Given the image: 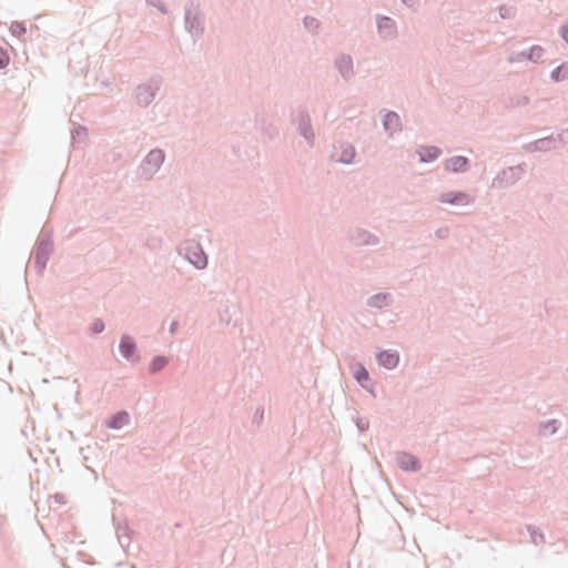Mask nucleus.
<instances>
[{"label":"nucleus","mask_w":568,"mask_h":568,"mask_svg":"<svg viewBox=\"0 0 568 568\" xmlns=\"http://www.w3.org/2000/svg\"><path fill=\"white\" fill-rule=\"evenodd\" d=\"M165 159V153L161 149H152L141 162V176L150 180L161 168Z\"/></svg>","instance_id":"nucleus-6"},{"label":"nucleus","mask_w":568,"mask_h":568,"mask_svg":"<svg viewBox=\"0 0 568 568\" xmlns=\"http://www.w3.org/2000/svg\"><path fill=\"white\" fill-rule=\"evenodd\" d=\"M355 146L347 141H337L333 144L332 160L343 164H352L355 161Z\"/></svg>","instance_id":"nucleus-8"},{"label":"nucleus","mask_w":568,"mask_h":568,"mask_svg":"<svg viewBox=\"0 0 568 568\" xmlns=\"http://www.w3.org/2000/svg\"><path fill=\"white\" fill-rule=\"evenodd\" d=\"M119 352L121 356L128 362L135 364L140 361L141 355L135 339L129 335L123 334L119 342Z\"/></svg>","instance_id":"nucleus-9"},{"label":"nucleus","mask_w":568,"mask_h":568,"mask_svg":"<svg viewBox=\"0 0 568 568\" xmlns=\"http://www.w3.org/2000/svg\"><path fill=\"white\" fill-rule=\"evenodd\" d=\"M178 327H179V323L176 321H173L170 324V333L174 334L176 332Z\"/></svg>","instance_id":"nucleus-42"},{"label":"nucleus","mask_w":568,"mask_h":568,"mask_svg":"<svg viewBox=\"0 0 568 568\" xmlns=\"http://www.w3.org/2000/svg\"><path fill=\"white\" fill-rule=\"evenodd\" d=\"M161 88V78L152 77L148 82L139 84L135 89L136 103L141 108L150 105Z\"/></svg>","instance_id":"nucleus-4"},{"label":"nucleus","mask_w":568,"mask_h":568,"mask_svg":"<svg viewBox=\"0 0 568 568\" xmlns=\"http://www.w3.org/2000/svg\"><path fill=\"white\" fill-rule=\"evenodd\" d=\"M377 32L384 40H390L397 37V26L394 19L388 16H376Z\"/></svg>","instance_id":"nucleus-12"},{"label":"nucleus","mask_w":568,"mask_h":568,"mask_svg":"<svg viewBox=\"0 0 568 568\" xmlns=\"http://www.w3.org/2000/svg\"><path fill=\"white\" fill-rule=\"evenodd\" d=\"M112 523H113V526L115 528V531H116V535H118V539H119L121 546H124L122 544V538H125L128 540V544H129L130 540H131L132 535L134 534V531L130 528L128 523L126 521H119L114 515L112 516Z\"/></svg>","instance_id":"nucleus-23"},{"label":"nucleus","mask_w":568,"mask_h":568,"mask_svg":"<svg viewBox=\"0 0 568 568\" xmlns=\"http://www.w3.org/2000/svg\"><path fill=\"white\" fill-rule=\"evenodd\" d=\"M146 3L156 8L163 14L169 12L168 7L163 0H146Z\"/></svg>","instance_id":"nucleus-37"},{"label":"nucleus","mask_w":568,"mask_h":568,"mask_svg":"<svg viewBox=\"0 0 568 568\" xmlns=\"http://www.w3.org/2000/svg\"><path fill=\"white\" fill-rule=\"evenodd\" d=\"M353 378L357 382V384L363 389H368V383L371 382V376L367 368L362 363H356L353 369Z\"/></svg>","instance_id":"nucleus-22"},{"label":"nucleus","mask_w":568,"mask_h":568,"mask_svg":"<svg viewBox=\"0 0 568 568\" xmlns=\"http://www.w3.org/2000/svg\"><path fill=\"white\" fill-rule=\"evenodd\" d=\"M291 122L292 124L296 125L300 135L303 136L311 146H313L315 141V133L307 109L300 106L295 112H292Z\"/></svg>","instance_id":"nucleus-3"},{"label":"nucleus","mask_w":568,"mask_h":568,"mask_svg":"<svg viewBox=\"0 0 568 568\" xmlns=\"http://www.w3.org/2000/svg\"><path fill=\"white\" fill-rule=\"evenodd\" d=\"M88 130L83 125H78L75 129L71 131V139L73 142H80L82 139L87 138Z\"/></svg>","instance_id":"nucleus-32"},{"label":"nucleus","mask_w":568,"mask_h":568,"mask_svg":"<svg viewBox=\"0 0 568 568\" xmlns=\"http://www.w3.org/2000/svg\"><path fill=\"white\" fill-rule=\"evenodd\" d=\"M499 14L503 19L510 18L511 8L507 6H500L498 7Z\"/></svg>","instance_id":"nucleus-40"},{"label":"nucleus","mask_w":568,"mask_h":568,"mask_svg":"<svg viewBox=\"0 0 568 568\" xmlns=\"http://www.w3.org/2000/svg\"><path fill=\"white\" fill-rule=\"evenodd\" d=\"M10 32L12 36L22 39L27 33V26L23 21H13L10 26Z\"/></svg>","instance_id":"nucleus-30"},{"label":"nucleus","mask_w":568,"mask_h":568,"mask_svg":"<svg viewBox=\"0 0 568 568\" xmlns=\"http://www.w3.org/2000/svg\"><path fill=\"white\" fill-rule=\"evenodd\" d=\"M558 429V420L549 419L539 424V433L542 435H552Z\"/></svg>","instance_id":"nucleus-29"},{"label":"nucleus","mask_w":568,"mask_h":568,"mask_svg":"<svg viewBox=\"0 0 568 568\" xmlns=\"http://www.w3.org/2000/svg\"><path fill=\"white\" fill-rule=\"evenodd\" d=\"M131 568H135V566H131Z\"/></svg>","instance_id":"nucleus-47"},{"label":"nucleus","mask_w":568,"mask_h":568,"mask_svg":"<svg viewBox=\"0 0 568 568\" xmlns=\"http://www.w3.org/2000/svg\"><path fill=\"white\" fill-rule=\"evenodd\" d=\"M53 248L54 245L52 240V233L42 230L31 252V255L33 256L34 268L38 275L43 274L48 261L51 254L53 253Z\"/></svg>","instance_id":"nucleus-1"},{"label":"nucleus","mask_w":568,"mask_h":568,"mask_svg":"<svg viewBox=\"0 0 568 568\" xmlns=\"http://www.w3.org/2000/svg\"><path fill=\"white\" fill-rule=\"evenodd\" d=\"M335 68L338 70L341 77L345 81H349L354 77V63L353 59L348 54H339L335 59Z\"/></svg>","instance_id":"nucleus-17"},{"label":"nucleus","mask_w":568,"mask_h":568,"mask_svg":"<svg viewBox=\"0 0 568 568\" xmlns=\"http://www.w3.org/2000/svg\"><path fill=\"white\" fill-rule=\"evenodd\" d=\"M353 420L359 433H365L369 428V422L358 415L353 417Z\"/></svg>","instance_id":"nucleus-35"},{"label":"nucleus","mask_w":568,"mask_h":568,"mask_svg":"<svg viewBox=\"0 0 568 568\" xmlns=\"http://www.w3.org/2000/svg\"><path fill=\"white\" fill-rule=\"evenodd\" d=\"M444 169L453 173H464L470 169V160L464 155H455L445 161Z\"/></svg>","instance_id":"nucleus-18"},{"label":"nucleus","mask_w":568,"mask_h":568,"mask_svg":"<svg viewBox=\"0 0 568 568\" xmlns=\"http://www.w3.org/2000/svg\"><path fill=\"white\" fill-rule=\"evenodd\" d=\"M104 328H105V324H104L103 320H101V318L93 320V322L90 325V332L93 335H98V334L102 333L104 331Z\"/></svg>","instance_id":"nucleus-34"},{"label":"nucleus","mask_w":568,"mask_h":568,"mask_svg":"<svg viewBox=\"0 0 568 568\" xmlns=\"http://www.w3.org/2000/svg\"><path fill=\"white\" fill-rule=\"evenodd\" d=\"M442 150L435 145H422L418 151L419 162L430 163L439 158Z\"/></svg>","instance_id":"nucleus-21"},{"label":"nucleus","mask_w":568,"mask_h":568,"mask_svg":"<svg viewBox=\"0 0 568 568\" xmlns=\"http://www.w3.org/2000/svg\"><path fill=\"white\" fill-rule=\"evenodd\" d=\"M400 2L414 12H416L420 6V0H400Z\"/></svg>","instance_id":"nucleus-39"},{"label":"nucleus","mask_w":568,"mask_h":568,"mask_svg":"<svg viewBox=\"0 0 568 568\" xmlns=\"http://www.w3.org/2000/svg\"><path fill=\"white\" fill-rule=\"evenodd\" d=\"M550 79L554 82H561L568 79V61L562 62L558 67L551 70Z\"/></svg>","instance_id":"nucleus-27"},{"label":"nucleus","mask_w":568,"mask_h":568,"mask_svg":"<svg viewBox=\"0 0 568 568\" xmlns=\"http://www.w3.org/2000/svg\"><path fill=\"white\" fill-rule=\"evenodd\" d=\"M264 412L262 410L261 414H257V417H263Z\"/></svg>","instance_id":"nucleus-46"},{"label":"nucleus","mask_w":568,"mask_h":568,"mask_svg":"<svg viewBox=\"0 0 568 568\" xmlns=\"http://www.w3.org/2000/svg\"><path fill=\"white\" fill-rule=\"evenodd\" d=\"M9 62H10V55H9L8 50L6 48H3L2 45H0V70L7 68Z\"/></svg>","instance_id":"nucleus-36"},{"label":"nucleus","mask_w":568,"mask_h":568,"mask_svg":"<svg viewBox=\"0 0 568 568\" xmlns=\"http://www.w3.org/2000/svg\"><path fill=\"white\" fill-rule=\"evenodd\" d=\"M320 21L314 17L306 16L303 19V26L308 32L316 33L320 28Z\"/></svg>","instance_id":"nucleus-31"},{"label":"nucleus","mask_w":568,"mask_h":568,"mask_svg":"<svg viewBox=\"0 0 568 568\" xmlns=\"http://www.w3.org/2000/svg\"><path fill=\"white\" fill-rule=\"evenodd\" d=\"M397 466L404 471L417 473L422 469L419 458L412 453L400 452L396 458Z\"/></svg>","instance_id":"nucleus-14"},{"label":"nucleus","mask_w":568,"mask_h":568,"mask_svg":"<svg viewBox=\"0 0 568 568\" xmlns=\"http://www.w3.org/2000/svg\"><path fill=\"white\" fill-rule=\"evenodd\" d=\"M184 251L185 258L197 270H204L207 266V255L197 242L186 243L180 252Z\"/></svg>","instance_id":"nucleus-7"},{"label":"nucleus","mask_w":568,"mask_h":568,"mask_svg":"<svg viewBox=\"0 0 568 568\" xmlns=\"http://www.w3.org/2000/svg\"><path fill=\"white\" fill-rule=\"evenodd\" d=\"M377 364L386 369H394L399 364V353L395 349H379L375 354Z\"/></svg>","instance_id":"nucleus-15"},{"label":"nucleus","mask_w":568,"mask_h":568,"mask_svg":"<svg viewBox=\"0 0 568 568\" xmlns=\"http://www.w3.org/2000/svg\"><path fill=\"white\" fill-rule=\"evenodd\" d=\"M366 392L371 393L374 397H376V394L374 392V383H368V389H365Z\"/></svg>","instance_id":"nucleus-43"},{"label":"nucleus","mask_w":568,"mask_h":568,"mask_svg":"<svg viewBox=\"0 0 568 568\" xmlns=\"http://www.w3.org/2000/svg\"><path fill=\"white\" fill-rule=\"evenodd\" d=\"M440 203L456 205V206H465L470 204L474 199L470 194L465 191H448L439 194L437 199Z\"/></svg>","instance_id":"nucleus-13"},{"label":"nucleus","mask_w":568,"mask_h":568,"mask_svg":"<svg viewBox=\"0 0 568 568\" xmlns=\"http://www.w3.org/2000/svg\"><path fill=\"white\" fill-rule=\"evenodd\" d=\"M264 412L262 410L261 414H257V417H263Z\"/></svg>","instance_id":"nucleus-45"},{"label":"nucleus","mask_w":568,"mask_h":568,"mask_svg":"<svg viewBox=\"0 0 568 568\" xmlns=\"http://www.w3.org/2000/svg\"><path fill=\"white\" fill-rule=\"evenodd\" d=\"M169 364V358L164 355H155L152 357L149 372L150 374H156L161 372Z\"/></svg>","instance_id":"nucleus-26"},{"label":"nucleus","mask_w":568,"mask_h":568,"mask_svg":"<svg viewBox=\"0 0 568 568\" xmlns=\"http://www.w3.org/2000/svg\"><path fill=\"white\" fill-rule=\"evenodd\" d=\"M130 422V415L126 410L121 409L115 413H113L109 418L105 420V426L110 429H121L123 426L129 424Z\"/></svg>","instance_id":"nucleus-20"},{"label":"nucleus","mask_w":568,"mask_h":568,"mask_svg":"<svg viewBox=\"0 0 568 568\" xmlns=\"http://www.w3.org/2000/svg\"><path fill=\"white\" fill-rule=\"evenodd\" d=\"M382 123L385 131H395L400 126V119L395 111L387 110L383 115Z\"/></svg>","instance_id":"nucleus-24"},{"label":"nucleus","mask_w":568,"mask_h":568,"mask_svg":"<svg viewBox=\"0 0 568 568\" xmlns=\"http://www.w3.org/2000/svg\"><path fill=\"white\" fill-rule=\"evenodd\" d=\"M526 172V164L521 163L514 166H508L501 170L497 176L493 180V187H508L515 184L521 175Z\"/></svg>","instance_id":"nucleus-5"},{"label":"nucleus","mask_w":568,"mask_h":568,"mask_svg":"<svg viewBox=\"0 0 568 568\" xmlns=\"http://www.w3.org/2000/svg\"><path fill=\"white\" fill-rule=\"evenodd\" d=\"M349 237L357 246H374L379 243V239L376 235L363 229L353 230Z\"/></svg>","instance_id":"nucleus-16"},{"label":"nucleus","mask_w":568,"mask_h":568,"mask_svg":"<svg viewBox=\"0 0 568 568\" xmlns=\"http://www.w3.org/2000/svg\"><path fill=\"white\" fill-rule=\"evenodd\" d=\"M184 28L194 41H197L204 34L205 14L194 0H190L184 6Z\"/></svg>","instance_id":"nucleus-2"},{"label":"nucleus","mask_w":568,"mask_h":568,"mask_svg":"<svg viewBox=\"0 0 568 568\" xmlns=\"http://www.w3.org/2000/svg\"><path fill=\"white\" fill-rule=\"evenodd\" d=\"M558 142H564L562 134H558L557 138L554 135H548L541 139H537L525 144L523 148L527 152H547L556 149Z\"/></svg>","instance_id":"nucleus-10"},{"label":"nucleus","mask_w":568,"mask_h":568,"mask_svg":"<svg viewBox=\"0 0 568 568\" xmlns=\"http://www.w3.org/2000/svg\"><path fill=\"white\" fill-rule=\"evenodd\" d=\"M54 498L57 501L62 503L64 499V496L62 494L58 493L54 495Z\"/></svg>","instance_id":"nucleus-44"},{"label":"nucleus","mask_w":568,"mask_h":568,"mask_svg":"<svg viewBox=\"0 0 568 568\" xmlns=\"http://www.w3.org/2000/svg\"><path fill=\"white\" fill-rule=\"evenodd\" d=\"M529 103V98L527 95H518L509 99L508 106H525Z\"/></svg>","instance_id":"nucleus-33"},{"label":"nucleus","mask_w":568,"mask_h":568,"mask_svg":"<svg viewBox=\"0 0 568 568\" xmlns=\"http://www.w3.org/2000/svg\"><path fill=\"white\" fill-rule=\"evenodd\" d=\"M527 531L529 532V536H530V540L532 544L535 545H541L544 544L546 540H545V535L544 532L540 530V528L534 526V525H527Z\"/></svg>","instance_id":"nucleus-28"},{"label":"nucleus","mask_w":568,"mask_h":568,"mask_svg":"<svg viewBox=\"0 0 568 568\" xmlns=\"http://www.w3.org/2000/svg\"><path fill=\"white\" fill-rule=\"evenodd\" d=\"M545 50L539 44H534L530 48L519 51V52H513L508 57V61L510 63L514 62H523V61H530L534 63H538L544 54Z\"/></svg>","instance_id":"nucleus-11"},{"label":"nucleus","mask_w":568,"mask_h":568,"mask_svg":"<svg viewBox=\"0 0 568 568\" xmlns=\"http://www.w3.org/2000/svg\"><path fill=\"white\" fill-rule=\"evenodd\" d=\"M449 234V230L447 227H440L438 229L436 232H435V235L440 239V240H444L448 236Z\"/></svg>","instance_id":"nucleus-41"},{"label":"nucleus","mask_w":568,"mask_h":568,"mask_svg":"<svg viewBox=\"0 0 568 568\" xmlns=\"http://www.w3.org/2000/svg\"><path fill=\"white\" fill-rule=\"evenodd\" d=\"M558 33L562 41L568 44V19L559 27Z\"/></svg>","instance_id":"nucleus-38"},{"label":"nucleus","mask_w":568,"mask_h":568,"mask_svg":"<svg viewBox=\"0 0 568 568\" xmlns=\"http://www.w3.org/2000/svg\"><path fill=\"white\" fill-rule=\"evenodd\" d=\"M97 450H98L97 446H94V447L87 446V447H82L80 449V454L82 456L85 468L89 469L93 474L95 479L98 478V471L89 463L92 459L91 455H95Z\"/></svg>","instance_id":"nucleus-25"},{"label":"nucleus","mask_w":568,"mask_h":568,"mask_svg":"<svg viewBox=\"0 0 568 568\" xmlns=\"http://www.w3.org/2000/svg\"><path fill=\"white\" fill-rule=\"evenodd\" d=\"M392 302L393 297L389 293L379 292L369 296L367 298L366 305L372 308L383 310L385 307H388L392 304Z\"/></svg>","instance_id":"nucleus-19"}]
</instances>
